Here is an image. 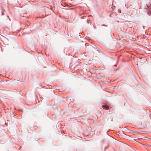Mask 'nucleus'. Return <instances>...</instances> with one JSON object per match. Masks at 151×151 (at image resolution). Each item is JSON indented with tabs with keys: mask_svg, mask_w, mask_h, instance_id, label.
Returning a JSON list of instances; mask_svg holds the SVG:
<instances>
[{
	"mask_svg": "<svg viewBox=\"0 0 151 151\" xmlns=\"http://www.w3.org/2000/svg\"><path fill=\"white\" fill-rule=\"evenodd\" d=\"M102 107L106 110H108L109 109V107L106 105L104 106H102Z\"/></svg>",
	"mask_w": 151,
	"mask_h": 151,
	"instance_id": "obj_1",
	"label": "nucleus"
}]
</instances>
